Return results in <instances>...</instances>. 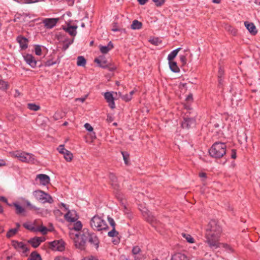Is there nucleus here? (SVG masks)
Here are the masks:
<instances>
[{
  "label": "nucleus",
  "mask_w": 260,
  "mask_h": 260,
  "mask_svg": "<svg viewBox=\"0 0 260 260\" xmlns=\"http://www.w3.org/2000/svg\"><path fill=\"white\" fill-rule=\"evenodd\" d=\"M186 100L188 101H192L193 100L192 94H189V95H188V96L186 98Z\"/></svg>",
  "instance_id": "59"
},
{
  "label": "nucleus",
  "mask_w": 260,
  "mask_h": 260,
  "mask_svg": "<svg viewBox=\"0 0 260 260\" xmlns=\"http://www.w3.org/2000/svg\"><path fill=\"white\" fill-rule=\"evenodd\" d=\"M186 56L187 54L185 53L179 55L180 60L182 62V65L185 64L187 62Z\"/></svg>",
  "instance_id": "43"
},
{
  "label": "nucleus",
  "mask_w": 260,
  "mask_h": 260,
  "mask_svg": "<svg viewBox=\"0 0 260 260\" xmlns=\"http://www.w3.org/2000/svg\"><path fill=\"white\" fill-rule=\"evenodd\" d=\"M66 1L69 5L72 6L74 3L75 0H66Z\"/></svg>",
  "instance_id": "62"
},
{
  "label": "nucleus",
  "mask_w": 260,
  "mask_h": 260,
  "mask_svg": "<svg viewBox=\"0 0 260 260\" xmlns=\"http://www.w3.org/2000/svg\"><path fill=\"white\" fill-rule=\"evenodd\" d=\"M6 165V163L4 160H0V167L4 166Z\"/></svg>",
  "instance_id": "63"
},
{
  "label": "nucleus",
  "mask_w": 260,
  "mask_h": 260,
  "mask_svg": "<svg viewBox=\"0 0 260 260\" xmlns=\"http://www.w3.org/2000/svg\"><path fill=\"white\" fill-rule=\"evenodd\" d=\"M33 195L37 200L43 203H48L52 204L53 202V200L51 196L42 190H35L33 192Z\"/></svg>",
  "instance_id": "5"
},
{
  "label": "nucleus",
  "mask_w": 260,
  "mask_h": 260,
  "mask_svg": "<svg viewBox=\"0 0 260 260\" xmlns=\"http://www.w3.org/2000/svg\"><path fill=\"white\" fill-rule=\"evenodd\" d=\"M223 247L229 252H232L233 249L232 247L227 244H222Z\"/></svg>",
  "instance_id": "50"
},
{
  "label": "nucleus",
  "mask_w": 260,
  "mask_h": 260,
  "mask_svg": "<svg viewBox=\"0 0 260 260\" xmlns=\"http://www.w3.org/2000/svg\"><path fill=\"white\" fill-rule=\"evenodd\" d=\"M184 237L185 238L186 241L189 243H193L194 242L193 238L189 235L186 236L184 234Z\"/></svg>",
  "instance_id": "47"
},
{
  "label": "nucleus",
  "mask_w": 260,
  "mask_h": 260,
  "mask_svg": "<svg viewBox=\"0 0 260 260\" xmlns=\"http://www.w3.org/2000/svg\"><path fill=\"white\" fill-rule=\"evenodd\" d=\"M91 227L98 231L106 230L108 229L106 222L98 215H94L90 220Z\"/></svg>",
  "instance_id": "4"
},
{
  "label": "nucleus",
  "mask_w": 260,
  "mask_h": 260,
  "mask_svg": "<svg viewBox=\"0 0 260 260\" xmlns=\"http://www.w3.org/2000/svg\"><path fill=\"white\" fill-rule=\"evenodd\" d=\"M121 154L122 155L124 161V163L125 164V165H129V161H128L129 154L126 152H123V151L121 152Z\"/></svg>",
  "instance_id": "40"
},
{
  "label": "nucleus",
  "mask_w": 260,
  "mask_h": 260,
  "mask_svg": "<svg viewBox=\"0 0 260 260\" xmlns=\"http://www.w3.org/2000/svg\"><path fill=\"white\" fill-rule=\"evenodd\" d=\"M43 240L41 237H35L30 239L28 242L34 248L38 247Z\"/></svg>",
  "instance_id": "20"
},
{
  "label": "nucleus",
  "mask_w": 260,
  "mask_h": 260,
  "mask_svg": "<svg viewBox=\"0 0 260 260\" xmlns=\"http://www.w3.org/2000/svg\"><path fill=\"white\" fill-rule=\"evenodd\" d=\"M118 235V232L115 230V228H112V230L108 233V236L110 237H116Z\"/></svg>",
  "instance_id": "42"
},
{
  "label": "nucleus",
  "mask_w": 260,
  "mask_h": 260,
  "mask_svg": "<svg viewBox=\"0 0 260 260\" xmlns=\"http://www.w3.org/2000/svg\"><path fill=\"white\" fill-rule=\"evenodd\" d=\"M108 221L109 224H110V225L112 227V228H115V225H116L114 219L112 217L108 216Z\"/></svg>",
  "instance_id": "48"
},
{
  "label": "nucleus",
  "mask_w": 260,
  "mask_h": 260,
  "mask_svg": "<svg viewBox=\"0 0 260 260\" xmlns=\"http://www.w3.org/2000/svg\"><path fill=\"white\" fill-rule=\"evenodd\" d=\"M23 226L28 230L36 232L37 228L35 227L34 225L32 223L25 222L23 223Z\"/></svg>",
  "instance_id": "33"
},
{
  "label": "nucleus",
  "mask_w": 260,
  "mask_h": 260,
  "mask_svg": "<svg viewBox=\"0 0 260 260\" xmlns=\"http://www.w3.org/2000/svg\"><path fill=\"white\" fill-rule=\"evenodd\" d=\"M142 24L141 22L137 20H135L133 21L131 25V28L133 29H139L141 28Z\"/></svg>",
  "instance_id": "32"
},
{
  "label": "nucleus",
  "mask_w": 260,
  "mask_h": 260,
  "mask_svg": "<svg viewBox=\"0 0 260 260\" xmlns=\"http://www.w3.org/2000/svg\"><path fill=\"white\" fill-rule=\"evenodd\" d=\"M118 94L121 99L125 102L130 101L132 99V98L131 96V95H129L128 94L122 95L121 93L120 92L118 93Z\"/></svg>",
  "instance_id": "39"
},
{
  "label": "nucleus",
  "mask_w": 260,
  "mask_h": 260,
  "mask_svg": "<svg viewBox=\"0 0 260 260\" xmlns=\"http://www.w3.org/2000/svg\"><path fill=\"white\" fill-rule=\"evenodd\" d=\"M27 108L30 110L37 111L40 109V106L36 104L29 103L27 104Z\"/></svg>",
  "instance_id": "36"
},
{
  "label": "nucleus",
  "mask_w": 260,
  "mask_h": 260,
  "mask_svg": "<svg viewBox=\"0 0 260 260\" xmlns=\"http://www.w3.org/2000/svg\"><path fill=\"white\" fill-rule=\"evenodd\" d=\"M244 25L251 35H255L257 33V29L253 23L245 21Z\"/></svg>",
  "instance_id": "17"
},
{
  "label": "nucleus",
  "mask_w": 260,
  "mask_h": 260,
  "mask_svg": "<svg viewBox=\"0 0 260 260\" xmlns=\"http://www.w3.org/2000/svg\"><path fill=\"white\" fill-rule=\"evenodd\" d=\"M17 232V229H11L8 231L6 236L9 238L12 237L15 235Z\"/></svg>",
  "instance_id": "38"
},
{
  "label": "nucleus",
  "mask_w": 260,
  "mask_h": 260,
  "mask_svg": "<svg viewBox=\"0 0 260 260\" xmlns=\"http://www.w3.org/2000/svg\"><path fill=\"white\" fill-rule=\"evenodd\" d=\"M87 96V95H86V96H85V97H84V98H77V99H76V101H80L81 103H83V102L85 101V100H86V99Z\"/></svg>",
  "instance_id": "58"
},
{
  "label": "nucleus",
  "mask_w": 260,
  "mask_h": 260,
  "mask_svg": "<svg viewBox=\"0 0 260 260\" xmlns=\"http://www.w3.org/2000/svg\"><path fill=\"white\" fill-rule=\"evenodd\" d=\"M25 61L29 64L32 68H35L37 67V61L35 59L32 55L26 54L23 56Z\"/></svg>",
  "instance_id": "13"
},
{
  "label": "nucleus",
  "mask_w": 260,
  "mask_h": 260,
  "mask_svg": "<svg viewBox=\"0 0 260 260\" xmlns=\"http://www.w3.org/2000/svg\"><path fill=\"white\" fill-rule=\"evenodd\" d=\"M74 39H69V38H66L64 39V40L62 42V50L64 51L67 50L69 46L72 44L74 42Z\"/></svg>",
  "instance_id": "24"
},
{
  "label": "nucleus",
  "mask_w": 260,
  "mask_h": 260,
  "mask_svg": "<svg viewBox=\"0 0 260 260\" xmlns=\"http://www.w3.org/2000/svg\"><path fill=\"white\" fill-rule=\"evenodd\" d=\"M84 127L87 131H88L89 132H92L93 129V127L91 126V125L89 123H86L84 124Z\"/></svg>",
  "instance_id": "52"
},
{
  "label": "nucleus",
  "mask_w": 260,
  "mask_h": 260,
  "mask_svg": "<svg viewBox=\"0 0 260 260\" xmlns=\"http://www.w3.org/2000/svg\"><path fill=\"white\" fill-rule=\"evenodd\" d=\"M113 48V44L110 41L109 42L107 46H101L100 47V50L102 53L106 54L107 53Z\"/></svg>",
  "instance_id": "25"
},
{
  "label": "nucleus",
  "mask_w": 260,
  "mask_h": 260,
  "mask_svg": "<svg viewBox=\"0 0 260 260\" xmlns=\"http://www.w3.org/2000/svg\"><path fill=\"white\" fill-rule=\"evenodd\" d=\"M85 232L86 234L88 235L86 236L87 241H88L92 247H94L98 250L100 244V240L98 237L95 233L89 232L87 229H85Z\"/></svg>",
  "instance_id": "8"
},
{
  "label": "nucleus",
  "mask_w": 260,
  "mask_h": 260,
  "mask_svg": "<svg viewBox=\"0 0 260 260\" xmlns=\"http://www.w3.org/2000/svg\"><path fill=\"white\" fill-rule=\"evenodd\" d=\"M66 219L69 222H75L76 218L72 216V214L70 211H69L64 215Z\"/></svg>",
  "instance_id": "37"
},
{
  "label": "nucleus",
  "mask_w": 260,
  "mask_h": 260,
  "mask_svg": "<svg viewBox=\"0 0 260 260\" xmlns=\"http://www.w3.org/2000/svg\"><path fill=\"white\" fill-rule=\"evenodd\" d=\"M109 177L110 180V182L116 181V180H117L116 177L113 173H110L109 175Z\"/></svg>",
  "instance_id": "53"
},
{
  "label": "nucleus",
  "mask_w": 260,
  "mask_h": 260,
  "mask_svg": "<svg viewBox=\"0 0 260 260\" xmlns=\"http://www.w3.org/2000/svg\"><path fill=\"white\" fill-rule=\"evenodd\" d=\"M82 260H93V257H85Z\"/></svg>",
  "instance_id": "64"
},
{
  "label": "nucleus",
  "mask_w": 260,
  "mask_h": 260,
  "mask_svg": "<svg viewBox=\"0 0 260 260\" xmlns=\"http://www.w3.org/2000/svg\"><path fill=\"white\" fill-rule=\"evenodd\" d=\"M237 156L236 150L235 149L232 150L231 153V158L233 159H235Z\"/></svg>",
  "instance_id": "56"
},
{
  "label": "nucleus",
  "mask_w": 260,
  "mask_h": 260,
  "mask_svg": "<svg viewBox=\"0 0 260 260\" xmlns=\"http://www.w3.org/2000/svg\"><path fill=\"white\" fill-rule=\"evenodd\" d=\"M58 20L59 18H45L42 22L45 28L51 29L56 25Z\"/></svg>",
  "instance_id": "10"
},
{
  "label": "nucleus",
  "mask_w": 260,
  "mask_h": 260,
  "mask_svg": "<svg viewBox=\"0 0 260 260\" xmlns=\"http://www.w3.org/2000/svg\"><path fill=\"white\" fill-rule=\"evenodd\" d=\"M223 75H224V71L221 67H220L219 69V71H218V78L220 79L221 78H222Z\"/></svg>",
  "instance_id": "54"
},
{
  "label": "nucleus",
  "mask_w": 260,
  "mask_h": 260,
  "mask_svg": "<svg viewBox=\"0 0 260 260\" xmlns=\"http://www.w3.org/2000/svg\"><path fill=\"white\" fill-rule=\"evenodd\" d=\"M70 237L73 239L75 247L80 250H85L86 247L87 238L85 229L79 233H70Z\"/></svg>",
  "instance_id": "2"
},
{
  "label": "nucleus",
  "mask_w": 260,
  "mask_h": 260,
  "mask_svg": "<svg viewBox=\"0 0 260 260\" xmlns=\"http://www.w3.org/2000/svg\"><path fill=\"white\" fill-rule=\"evenodd\" d=\"M9 85L8 82L3 79H0V89L6 90L9 88Z\"/></svg>",
  "instance_id": "35"
},
{
  "label": "nucleus",
  "mask_w": 260,
  "mask_h": 260,
  "mask_svg": "<svg viewBox=\"0 0 260 260\" xmlns=\"http://www.w3.org/2000/svg\"><path fill=\"white\" fill-rule=\"evenodd\" d=\"M12 245L14 248L23 256H27L29 249L27 245L22 242L13 240Z\"/></svg>",
  "instance_id": "7"
},
{
  "label": "nucleus",
  "mask_w": 260,
  "mask_h": 260,
  "mask_svg": "<svg viewBox=\"0 0 260 260\" xmlns=\"http://www.w3.org/2000/svg\"><path fill=\"white\" fill-rule=\"evenodd\" d=\"M13 205L15 207L16 209V213L18 215H24L25 209L19 203L15 202L13 203Z\"/></svg>",
  "instance_id": "22"
},
{
  "label": "nucleus",
  "mask_w": 260,
  "mask_h": 260,
  "mask_svg": "<svg viewBox=\"0 0 260 260\" xmlns=\"http://www.w3.org/2000/svg\"><path fill=\"white\" fill-rule=\"evenodd\" d=\"M181 49V47H179L176 48V49L173 50L168 55V60L169 61H173L174 58L177 56L178 52Z\"/></svg>",
  "instance_id": "28"
},
{
  "label": "nucleus",
  "mask_w": 260,
  "mask_h": 260,
  "mask_svg": "<svg viewBox=\"0 0 260 260\" xmlns=\"http://www.w3.org/2000/svg\"><path fill=\"white\" fill-rule=\"evenodd\" d=\"M221 232V228L217 224L215 220L210 221L206 232V242L210 248L216 249L219 247L218 241Z\"/></svg>",
  "instance_id": "1"
},
{
  "label": "nucleus",
  "mask_w": 260,
  "mask_h": 260,
  "mask_svg": "<svg viewBox=\"0 0 260 260\" xmlns=\"http://www.w3.org/2000/svg\"><path fill=\"white\" fill-rule=\"evenodd\" d=\"M27 260H42L41 255L37 252L34 251L31 252Z\"/></svg>",
  "instance_id": "31"
},
{
  "label": "nucleus",
  "mask_w": 260,
  "mask_h": 260,
  "mask_svg": "<svg viewBox=\"0 0 260 260\" xmlns=\"http://www.w3.org/2000/svg\"><path fill=\"white\" fill-rule=\"evenodd\" d=\"M36 179H39L40 180V184L43 185H46L50 182V178L46 174H40L37 175L36 176Z\"/></svg>",
  "instance_id": "15"
},
{
  "label": "nucleus",
  "mask_w": 260,
  "mask_h": 260,
  "mask_svg": "<svg viewBox=\"0 0 260 260\" xmlns=\"http://www.w3.org/2000/svg\"><path fill=\"white\" fill-rule=\"evenodd\" d=\"M157 7H160L164 4L165 0H152Z\"/></svg>",
  "instance_id": "45"
},
{
  "label": "nucleus",
  "mask_w": 260,
  "mask_h": 260,
  "mask_svg": "<svg viewBox=\"0 0 260 260\" xmlns=\"http://www.w3.org/2000/svg\"><path fill=\"white\" fill-rule=\"evenodd\" d=\"M196 120L193 118H184L181 123V126L183 128L189 129L192 126L194 125Z\"/></svg>",
  "instance_id": "12"
},
{
  "label": "nucleus",
  "mask_w": 260,
  "mask_h": 260,
  "mask_svg": "<svg viewBox=\"0 0 260 260\" xmlns=\"http://www.w3.org/2000/svg\"><path fill=\"white\" fill-rule=\"evenodd\" d=\"M86 63V60L83 56H79L77 59V64L79 67H84Z\"/></svg>",
  "instance_id": "30"
},
{
  "label": "nucleus",
  "mask_w": 260,
  "mask_h": 260,
  "mask_svg": "<svg viewBox=\"0 0 260 260\" xmlns=\"http://www.w3.org/2000/svg\"><path fill=\"white\" fill-rule=\"evenodd\" d=\"M16 41L19 44L20 50H25L28 48L29 41L27 38L22 35H19L16 38Z\"/></svg>",
  "instance_id": "11"
},
{
  "label": "nucleus",
  "mask_w": 260,
  "mask_h": 260,
  "mask_svg": "<svg viewBox=\"0 0 260 260\" xmlns=\"http://www.w3.org/2000/svg\"><path fill=\"white\" fill-rule=\"evenodd\" d=\"M169 65L170 70L173 72L177 73L180 72V69L175 61H169Z\"/></svg>",
  "instance_id": "26"
},
{
  "label": "nucleus",
  "mask_w": 260,
  "mask_h": 260,
  "mask_svg": "<svg viewBox=\"0 0 260 260\" xmlns=\"http://www.w3.org/2000/svg\"><path fill=\"white\" fill-rule=\"evenodd\" d=\"M171 260H189V258L184 254L178 252L172 256Z\"/></svg>",
  "instance_id": "21"
},
{
  "label": "nucleus",
  "mask_w": 260,
  "mask_h": 260,
  "mask_svg": "<svg viewBox=\"0 0 260 260\" xmlns=\"http://www.w3.org/2000/svg\"><path fill=\"white\" fill-rule=\"evenodd\" d=\"M25 4H32L39 2V0H24Z\"/></svg>",
  "instance_id": "57"
},
{
  "label": "nucleus",
  "mask_w": 260,
  "mask_h": 260,
  "mask_svg": "<svg viewBox=\"0 0 260 260\" xmlns=\"http://www.w3.org/2000/svg\"><path fill=\"white\" fill-rule=\"evenodd\" d=\"M35 54L37 55H41L42 54V49L41 46L39 45H36L35 47Z\"/></svg>",
  "instance_id": "44"
},
{
  "label": "nucleus",
  "mask_w": 260,
  "mask_h": 260,
  "mask_svg": "<svg viewBox=\"0 0 260 260\" xmlns=\"http://www.w3.org/2000/svg\"><path fill=\"white\" fill-rule=\"evenodd\" d=\"M104 95L106 102L108 103L109 107L112 109L115 108V105L114 103V99L112 93L110 92H106Z\"/></svg>",
  "instance_id": "14"
},
{
  "label": "nucleus",
  "mask_w": 260,
  "mask_h": 260,
  "mask_svg": "<svg viewBox=\"0 0 260 260\" xmlns=\"http://www.w3.org/2000/svg\"><path fill=\"white\" fill-rule=\"evenodd\" d=\"M141 249L138 246H135L132 249V253L134 255V260H142V258L138 255Z\"/></svg>",
  "instance_id": "23"
},
{
  "label": "nucleus",
  "mask_w": 260,
  "mask_h": 260,
  "mask_svg": "<svg viewBox=\"0 0 260 260\" xmlns=\"http://www.w3.org/2000/svg\"><path fill=\"white\" fill-rule=\"evenodd\" d=\"M57 150L58 151V152L60 153H61V154H63L64 153V152L67 150V149H66L64 148V145H60L57 148Z\"/></svg>",
  "instance_id": "49"
},
{
  "label": "nucleus",
  "mask_w": 260,
  "mask_h": 260,
  "mask_svg": "<svg viewBox=\"0 0 260 260\" xmlns=\"http://www.w3.org/2000/svg\"><path fill=\"white\" fill-rule=\"evenodd\" d=\"M77 26L71 25L70 24L67 25L66 27H63V29L65 30V31L68 32L71 36L73 37H75L77 35Z\"/></svg>",
  "instance_id": "18"
},
{
  "label": "nucleus",
  "mask_w": 260,
  "mask_h": 260,
  "mask_svg": "<svg viewBox=\"0 0 260 260\" xmlns=\"http://www.w3.org/2000/svg\"><path fill=\"white\" fill-rule=\"evenodd\" d=\"M56 63L55 61H53L52 60H48L45 63V67H50L53 66Z\"/></svg>",
  "instance_id": "51"
},
{
  "label": "nucleus",
  "mask_w": 260,
  "mask_h": 260,
  "mask_svg": "<svg viewBox=\"0 0 260 260\" xmlns=\"http://www.w3.org/2000/svg\"><path fill=\"white\" fill-rule=\"evenodd\" d=\"M146 216V218L147 219V220L150 222L153 226L156 227L157 225V221L155 217L151 213L148 212V213H146V215H144V216Z\"/></svg>",
  "instance_id": "19"
},
{
  "label": "nucleus",
  "mask_w": 260,
  "mask_h": 260,
  "mask_svg": "<svg viewBox=\"0 0 260 260\" xmlns=\"http://www.w3.org/2000/svg\"><path fill=\"white\" fill-rule=\"evenodd\" d=\"M94 62L102 68L105 69L107 67V60L104 56H100L99 57L95 58Z\"/></svg>",
  "instance_id": "16"
},
{
  "label": "nucleus",
  "mask_w": 260,
  "mask_h": 260,
  "mask_svg": "<svg viewBox=\"0 0 260 260\" xmlns=\"http://www.w3.org/2000/svg\"><path fill=\"white\" fill-rule=\"evenodd\" d=\"M49 247L53 251H62L64 250V243L62 240H55L50 243Z\"/></svg>",
  "instance_id": "9"
},
{
  "label": "nucleus",
  "mask_w": 260,
  "mask_h": 260,
  "mask_svg": "<svg viewBox=\"0 0 260 260\" xmlns=\"http://www.w3.org/2000/svg\"><path fill=\"white\" fill-rule=\"evenodd\" d=\"M64 159L67 161H71L73 157V154L69 150H67L63 154Z\"/></svg>",
  "instance_id": "34"
},
{
  "label": "nucleus",
  "mask_w": 260,
  "mask_h": 260,
  "mask_svg": "<svg viewBox=\"0 0 260 260\" xmlns=\"http://www.w3.org/2000/svg\"><path fill=\"white\" fill-rule=\"evenodd\" d=\"M82 228V224L81 221H78L76 222L73 225V227L71 229L70 233H74V231L77 232L76 233H79Z\"/></svg>",
  "instance_id": "27"
},
{
  "label": "nucleus",
  "mask_w": 260,
  "mask_h": 260,
  "mask_svg": "<svg viewBox=\"0 0 260 260\" xmlns=\"http://www.w3.org/2000/svg\"><path fill=\"white\" fill-rule=\"evenodd\" d=\"M226 144L222 142H215L209 150V153L211 157L220 158L226 153Z\"/></svg>",
  "instance_id": "3"
},
{
  "label": "nucleus",
  "mask_w": 260,
  "mask_h": 260,
  "mask_svg": "<svg viewBox=\"0 0 260 260\" xmlns=\"http://www.w3.org/2000/svg\"><path fill=\"white\" fill-rule=\"evenodd\" d=\"M1 260H20L19 258L15 256V254L7 255L3 254L1 256Z\"/></svg>",
  "instance_id": "29"
},
{
  "label": "nucleus",
  "mask_w": 260,
  "mask_h": 260,
  "mask_svg": "<svg viewBox=\"0 0 260 260\" xmlns=\"http://www.w3.org/2000/svg\"><path fill=\"white\" fill-rule=\"evenodd\" d=\"M14 155L22 162L32 164H34L35 162V155L31 153L16 151L15 152Z\"/></svg>",
  "instance_id": "6"
},
{
  "label": "nucleus",
  "mask_w": 260,
  "mask_h": 260,
  "mask_svg": "<svg viewBox=\"0 0 260 260\" xmlns=\"http://www.w3.org/2000/svg\"><path fill=\"white\" fill-rule=\"evenodd\" d=\"M199 176L201 178H206L207 177V174L205 173L202 172L199 174Z\"/></svg>",
  "instance_id": "61"
},
{
  "label": "nucleus",
  "mask_w": 260,
  "mask_h": 260,
  "mask_svg": "<svg viewBox=\"0 0 260 260\" xmlns=\"http://www.w3.org/2000/svg\"><path fill=\"white\" fill-rule=\"evenodd\" d=\"M140 5H143L145 4L148 0H137Z\"/></svg>",
  "instance_id": "60"
},
{
  "label": "nucleus",
  "mask_w": 260,
  "mask_h": 260,
  "mask_svg": "<svg viewBox=\"0 0 260 260\" xmlns=\"http://www.w3.org/2000/svg\"><path fill=\"white\" fill-rule=\"evenodd\" d=\"M48 231V229L46 227L44 226L43 225L40 226L38 228H37L36 232H40L42 233L43 235H45L47 234Z\"/></svg>",
  "instance_id": "41"
},
{
  "label": "nucleus",
  "mask_w": 260,
  "mask_h": 260,
  "mask_svg": "<svg viewBox=\"0 0 260 260\" xmlns=\"http://www.w3.org/2000/svg\"><path fill=\"white\" fill-rule=\"evenodd\" d=\"M0 201H3V202H5V203H7L9 206H12V204H9V203H8V200H7V199L6 197H3V196H1V197H0Z\"/></svg>",
  "instance_id": "55"
},
{
  "label": "nucleus",
  "mask_w": 260,
  "mask_h": 260,
  "mask_svg": "<svg viewBox=\"0 0 260 260\" xmlns=\"http://www.w3.org/2000/svg\"><path fill=\"white\" fill-rule=\"evenodd\" d=\"M111 185L115 190H118L119 185L117 182V180H116V181L111 182Z\"/></svg>",
  "instance_id": "46"
}]
</instances>
